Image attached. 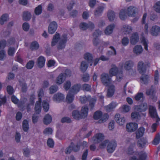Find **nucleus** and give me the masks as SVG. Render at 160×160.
Wrapping results in <instances>:
<instances>
[{
  "instance_id": "obj_1",
  "label": "nucleus",
  "mask_w": 160,
  "mask_h": 160,
  "mask_svg": "<svg viewBox=\"0 0 160 160\" xmlns=\"http://www.w3.org/2000/svg\"><path fill=\"white\" fill-rule=\"evenodd\" d=\"M136 11L137 8L132 6L128 7L127 10L122 9L119 13V18L121 20H124L127 15L134 17L135 16Z\"/></svg>"
},
{
  "instance_id": "obj_2",
  "label": "nucleus",
  "mask_w": 160,
  "mask_h": 160,
  "mask_svg": "<svg viewBox=\"0 0 160 160\" xmlns=\"http://www.w3.org/2000/svg\"><path fill=\"white\" fill-rule=\"evenodd\" d=\"M88 108L87 106L82 107L81 111V113L78 110H75L72 112V116L77 120L84 119L86 118L88 114Z\"/></svg>"
},
{
  "instance_id": "obj_3",
  "label": "nucleus",
  "mask_w": 160,
  "mask_h": 160,
  "mask_svg": "<svg viewBox=\"0 0 160 160\" xmlns=\"http://www.w3.org/2000/svg\"><path fill=\"white\" fill-rule=\"evenodd\" d=\"M80 100L82 104H85L88 102H89V106L90 110L93 109L96 102V98H92L90 95L81 96Z\"/></svg>"
},
{
  "instance_id": "obj_4",
  "label": "nucleus",
  "mask_w": 160,
  "mask_h": 160,
  "mask_svg": "<svg viewBox=\"0 0 160 160\" xmlns=\"http://www.w3.org/2000/svg\"><path fill=\"white\" fill-rule=\"evenodd\" d=\"M109 73L111 77L116 76V79L118 81H120L122 78L123 77L122 71H119L118 68L115 65H114V67L110 69Z\"/></svg>"
},
{
  "instance_id": "obj_5",
  "label": "nucleus",
  "mask_w": 160,
  "mask_h": 160,
  "mask_svg": "<svg viewBox=\"0 0 160 160\" xmlns=\"http://www.w3.org/2000/svg\"><path fill=\"white\" fill-rule=\"evenodd\" d=\"M44 94V92L43 89H39L38 92V100L36 102L34 108L35 112L37 114H39L41 112L42 109V98Z\"/></svg>"
},
{
  "instance_id": "obj_6",
  "label": "nucleus",
  "mask_w": 160,
  "mask_h": 160,
  "mask_svg": "<svg viewBox=\"0 0 160 160\" xmlns=\"http://www.w3.org/2000/svg\"><path fill=\"white\" fill-rule=\"evenodd\" d=\"M81 146V143L78 142L76 144H74L72 142L70 145L66 148L65 153L67 154L70 153L72 151L76 152L79 151Z\"/></svg>"
},
{
  "instance_id": "obj_7",
  "label": "nucleus",
  "mask_w": 160,
  "mask_h": 160,
  "mask_svg": "<svg viewBox=\"0 0 160 160\" xmlns=\"http://www.w3.org/2000/svg\"><path fill=\"white\" fill-rule=\"evenodd\" d=\"M101 79L102 82L104 86H108L111 83V78L108 73H103L102 74Z\"/></svg>"
},
{
  "instance_id": "obj_8",
  "label": "nucleus",
  "mask_w": 160,
  "mask_h": 160,
  "mask_svg": "<svg viewBox=\"0 0 160 160\" xmlns=\"http://www.w3.org/2000/svg\"><path fill=\"white\" fill-rule=\"evenodd\" d=\"M146 64H145L142 61H140L138 64V70L142 76L144 75L147 70Z\"/></svg>"
},
{
  "instance_id": "obj_9",
  "label": "nucleus",
  "mask_w": 160,
  "mask_h": 160,
  "mask_svg": "<svg viewBox=\"0 0 160 160\" xmlns=\"http://www.w3.org/2000/svg\"><path fill=\"white\" fill-rule=\"evenodd\" d=\"M67 40V35L65 34L63 35L57 46L58 49H62L65 48Z\"/></svg>"
},
{
  "instance_id": "obj_10",
  "label": "nucleus",
  "mask_w": 160,
  "mask_h": 160,
  "mask_svg": "<svg viewBox=\"0 0 160 160\" xmlns=\"http://www.w3.org/2000/svg\"><path fill=\"white\" fill-rule=\"evenodd\" d=\"M79 26L80 29L83 30H86L88 28H89L92 30L95 27L94 24L91 22H89L88 24L84 22H81Z\"/></svg>"
},
{
  "instance_id": "obj_11",
  "label": "nucleus",
  "mask_w": 160,
  "mask_h": 160,
  "mask_svg": "<svg viewBox=\"0 0 160 160\" xmlns=\"http://www.w3.org/2000/svg\"><path fill=\"white\" fill-rule=\"evenodd\" d=\"M149 113L150 116L153 118H156L160 120V118L158 116L156 108L153 106L149 105Z\"/></svg>"
},
{
  "instance_id": "obj_12",
  "label": "nucleus",
  "mask_w": 160,
  "mask_h": 160,
  "mask_svg": "<svg viewBox=\"0 0 160 160\" xmlns=\"http://www.w3.org/2000/svg\"><path fill=\"white\" fill-rule=\"evenodd\" d=\"M117 146V143L113 141L109 142L107 146V151L109 153H112L115 150Z\"/></svg>"
},
{
  "instance_id": "obj_13",
  "label": "nucleus",
  "mask_w": 160,
  "mask_h": 160,
  "mask_svg": "<svg viewBox=\"0 0 160 160\" xmlns=\"http://www.w3.org/2000/svg\"><path fill=\"white\" fill-rule=\"evenodd\" d=\"M102 31L99 29H96L93 33V36L94 38L93 40V45L97 46L99 44V40L98 37L101 35Z\"/></svg>"
},
{
  "instance_id": "obj_14",
  "label": "nucleus",
  "mask_w": 160,
  "mask_h": 160,
  "mask_svg": "<svg viewBox=\"0 0 160 160\" xmlns=\"http://www.w3.org/2000/svg\"><path fill=\"white\" fill-rule=\"evenodd\" d=\"M104 138V136L102 134L98 133L93 136L92 138V140L94 143L97 144L102 141Z\"/></svg>"
},
{
  "instance_id": "obj_15",
  "label": "nucleus",
  "mask_w": 160,
  "mask_h": 160,
  "mask_svg": "<svg viewBox=\"0 0 160 160\" xmlns=\"http://www.w3.org/2000/svg\"><path fill=\"white\" fill-rule=\"evenodd\" d=\"M138 128V124L136 123L130 122L127 124L126 128L128 132H132L135 131Z\"/></svg>"
},
{
  "instance_id": "obj_16",
  "label": "nucleus",
  "mask_w": 160,
  "mask_h": 160,
  "mask_svg": "<svg viewBox=\"0 0 160 160\" xmlns=\"http://www.w3.org/2000/svg\"><path fill=\"white\" fill-rule=\"evenodd\" d=\"M57 24L55 22H51L48 28V33L51 34L54 33L57 29Z\"/></svg>"
},
{
  "instance_id": "obj_17",
  "label": "nucleus",
  "mask_w": 160,
  "mask_h": 160,
  "mask_svg": "<svg viewBox=\"0 0 160 160\" xmlns=\"http://www.w3.org/2000/svg\"><path fill=\"white\" fill-rule=\"evenodd\" d=\"M115 120L120 125H124L126 121L125 118L124 117H121L120 114L119 113H117L115 115Z\"/></svg>"
},
{
  "instance_id": "obj_18",
  "label": "nucleus",
  "mask_w": 160,
  "mask_h": 160,
  "mask_svg": "<svg viewBox=\"0 0 160 160\" xmlns=\"http://www.w3.org/2000/svg\"><path fill=\"white\" fill-rule=\"evenodd\" d=\"M151 34L153 36H157L160 32V27L156 25L152 26L151 29Z\"/></svg>"
},
{
  "instance_id": "obj_19",
  "label": "nucleus",
  "mask_w": 160,
  "mask_h": 160,
  "mask_svg": "<svg viewBox=\"0 0 160 160\" xmlns=\"http://www.w3.org/2000/svg\"><path fill=\"white\" fill-rule=\"evenodd\" d=\"M139 36L137 32H135L132 34L130 37V42L131 44L135 45L138 41Z\"/></svg>"
},
{
  "instance_id": "obj_20",
  "label": "nucleus",
  "mask_w": 160,
  "mask_h": 160,
  "mask_svg": "<svg viewBox=\"0 0 160 160\" xmlns=\"http://www.w3.org/2000/svg\"><path fill=\"white\" fill-rule=\"evenodd\" d=\"M64 98L63 94L61 93H58L54 95L53 99L54 101L59 102L62 101Z\"/></svg>"
},
{
  "instance_id": "obj_21",
  "label": "nucleus",
  "mask_w": 160,
  "mask_h": 160,
  "mask_svg": "<svg viewBox=\"0 0 160 160\" xmlns=\"http://www.w3.org/2000/svg\"><path fill=\"white\" fill-rule=\"evenodd\" d=\"M45 58L44 57H39L37 59V65L38 67L40 68H42L45 65Z\"/></svg>"
},
{
  "instance_id": "obj_22",
  "label": "nucleus",
  "mask_w": 160,
  "mask_h": 160,
  "mask_svg": "<svg viewBox=\"0 0 160 160\" xmlns=\"http://www.w3.org/2000/svg\"><path fill=\"white\" fill-rule=\"evenodd\" d=\"M145 131V129L143 127H140L136 132V138L138 139L142 137Z\"/></svg>"
},
{
  "instance_id": "obj_23",
  "label": "nucleus",
  "mask_w": 160,
  "mask_h": 160,
  "mask_svg": "<svg viewBox=\"0 0 160 160\" xmlns=\"http://www.w3.org/2000/svg\"><path fill=\"white\" fill-rule=\"evenodd\" d=\"M65 77L62 73H60L56 79V82L58 85L62 84L64 81Z\"/></svg>"
},
{
  "instance_id": "obj_24",
  "label": "nucleus",
  "mask_w": 160,
  "mask_h": 160,
  "mask_svg": "<svg viewBox=\"0 0 160 160\" xmlns=\"http://www.w3.org/2000/svg\"><path fill=\"white\" fill-rule=\"evenodd\" d=\"M81 88V85L80 84H77L72 87L69 91L73 93H76L80 90Z\"/></svg>"
},
{
  "instance_id": "obj_25",
  "label": "nucleus",
  "mask_w": 160,
  "mask_h": 160,
  "mask_svg": "<svg viewBox=\"0 0 160 160\" xmlns=\"http://www.w3.org/2000/svg\"><path fill=\"white\" fill-rule=\"evenodd\" d=\"M84 58L86 60H88L89 62L90 63V65L92 66V65L93 62V57L91 54L88 52L85 53L84 55Z\"/></svg>"
},
{
  "instance_id": "obj_26",
  "label": "nucleus",
  "mask_w": 160,
  "mask_h": 160,
  "mask_svg": "<svg viewBox=\"0 0 160 160\" xmlns=\"http://www.w3.org/2000/svg\"><path fill=\"white\" fill-rule=\"evenodd\" d=\"M9 15L7 13H4L2 15L0 18V24L3 25L5 22L9 19Z\"/></svg>"
},
{
  "instance_id": "obj_27",
  "label": "nucleus",
  "mask_w": 160,
  "mask_h": 160,
  "mask_svg": "<svg viewBox=\"0 0 160 160\" xmlns=\"http://www.w3.org/2000/svg\"><path fill=\"white\" fill-rule=\"evenodd\" d=\"M134 65L133 62L131 60L125 62L124 65L125 69L127 71L131 70Z\"/></svg>"
},
{
  "instance_id": "obj_28",
  "label": "nucleus",
  "mask_w": 160,
  "mask_h": 160,
  "mask_svg": "<svg viewBox=\"0 0 160 160\" xmlns=\"http://www.w3.org/2000/svg\"><path fill=\"white\" fill-rule=\"evenodd\" d=\"M115 91V87L113 85L110 86L108 90L107 96L108 97H112L114 94Z\"/></svg>"
},
{
  "instance_id": "obj_29",
  "label": "nucleus",
  "mask_w": 160,
  "mask_h": 160,
  "mask_svg": "<svg viewBox=\"0 0 160 160\" xmlns=\"http://www.w3.org/2000/svg\"><path fill=\"white\" fill-rule=\"evenodd\" d=\"M115 25L114 24H110L108 26L105 30V33L106 35H110L111 34L115 28Z\"/></svg>"
},
{
  "instance_id": "obj_30",
  "label": "nucleus",
  "mask_w": 160,
  "mask_h": 160,
  "mask_svg": "<svg viewBox=\"0 0 160 160\" xmlns=\"http://www.w3.org/2000/svg\"><path fill=\"white\" fill-rule=\"evenodd\" d=\"M52 118L51 116L49 114L45 115L43 118V122L45 125H48L52 122Z\"/></svg>"
},
{
  "instance_id": "obj_31",
  "label": "nucleus",
  "mask_w": 160,
  "mask_h": 160,
  "mask_svg": "<svg viewBox=\"0 0 160 160\" xmlns=\"http://www.w3.org/2000/svg\"><path fill=\"white\" fill-rule=\"evenodd\" d=\"M143 51V48L141 45H137L133 48V51L134 53L139 55L141 54Z\"/></svg>"
},
{
  "instance_id": "obj_32",
  "label": "nucleus",
  "mask_w": 160,
  "mask_h": 160,
  "mask_svg": "<svg viewBox=\"0 0 160 160\" xmlns=\"http://www.w3.org/2000/svg\"><path fill=\"white\" fill-rule=\"evenodd\" d=\"M88 63L84 61L82 62L80 65L81 71L82 72H85L88 69Z\"/></svg>"
},
{
  "instance_id": "obj_33",
  "label": "nucleus",
  "mask_w": 160,
  "mask_h": 160,
  "mask_svg": "<svg viewBox=\"0 0 160 160\" xmlns=\"http://www.w3.org/2000/svg\"><path fill=\"white\" fill-rule=\"evenodd\" d=\"M107 16L110 21H113L115 18V13L112 10H109L107 13Z\"/></svg>"
},
{
  "instance_id": "obj_34",
  "label": "nucleus",
  "mask_w": 160,
  "mask_h": 160,
  "mask_svg": "<svg viewBox=\"0 0 160 160\" xmlns=\"http://www.w3.org/2000/svg\"><path fill=\"white\" fill-rule=\"evenodd\" d=\"M60 38V35L59 33L56 34L53 36L51 42L52 46H54L58 42Z\"/></svg>"
},
{
  "instance_id": "obj_35",
  "label": "nucleus",
  "mask_w": 160,
  "mask_h": 160,
  "mask_svg": "<svg viewBox=\"0 0 160 160\" xmlns=\"http://www.w3.org/2000/svg\"><path fill=\"white\" fill-rule=\"evenodd\" d=\"M39 45L38 42L36 41L32 42L30 44V48L33 51L38 50L39 48Z\"/></svg>"
},
{
  "instance_id": "obj_36",
  "label": "nucleus",
  "mask_w": 160,
  "mask_h": 160,
  "mask_svg": "<svg viewBox=\"0 0 160 160\" xmlns=\"http://www.w3.org/2000/svg\"><path fill=\"white\" fill-rule=\"evenodd\" d=\"M31 14L28 11H24L23 12L22 18L24 21H28L31 18Z\"/></svg>"
},
{
  "instance_id": "obj_37",
  "label": "nucleus",
  "mask_w": 160,
  "mask_h": 160,
  "mask_svg": "<svg viewBox=\"0 0 160 160\" xmlns=\"http://www.w3.org/2000/svg\"><path fill=\"white\" fill-rule=\"evenodd\" d=\"M104 8L102 6L98 7L95 10L94 14L95 16H99L101 15L103 12Z\"/></svg>"
},
{
  "instance_id": "obj_38",
  "label": "nucleus",
  "mask_w": 160,
  "mask_h": 160,
  "mask_svg": "<svg viewBox=\"0 0 160 160\" xmlns=\"http://www.w3.org/2000/svg\"><path fill=\"white\" fill-rule=\"evenodd\" d=\"M147 142V141L146 139L141 138L138 140L137 142V145L139 147H143Z\"/></svg>"
},
{
  "instance_id": "obj_39",
  "label": "nucleus",
  "mask_w": 160,
  "mask_h": 160,
  "mask_svg": "<svg viewBox=\"0 0 160 160\" xmlns=\"http://www.w3.org/2000/svg\"><path fill=\"white\" fill-rule=\"evenodd\" d=\"M81 89L84 91H90L91 90V86L88 84H84L81 86Z\"/></svg>"
},
{
  "instance_id": "obj_40",
  "label": "nucleus",
  "mask_w": 160,
  "mask_h": 160,
  "mask_svg": "<svg viewBox=\"0 0 160 160\" xmlns=\"http://www.w3.org/2000/svg\"><path fill=\"white\" fill-rule=\"evenodd\" d=\"M109 115L107 113H104L102 115V117L100 119L98 120V122L99 123H102L106 122L108 118Z\"/></svg>"
},
{
  "instance_id": "obj_41",
  "label": "nucleus",
  "mask_w": 160,
  "mask_h": 160,
  "mask_svg": "<svg viewBox=\"0 0 160 160\" xmlns=\"http://www.w3.org/2000/svg\"><path fill=\"white\" fill-rule=\"evenodd\" d=\"M160 142V134L158 133L156 135L153 140L152 141V144L155 145H157Z\"/></svg>"
},
{
  "instance_id": "obj_42",
  "label": "nucleus",
  "mask_w": 160,
  "mask_h": 160,
  "mask_svg": "<svg viewBox=\"0 0 160 160\" xmlns=\"http://www.w3.org/2000/svg\"><path fill=\"white\" fill-rule=\"evenodd\" d=\"M116 106V104L114 102H111L110 104L106 107V110L108 112H110Z\"/></svg>"
},
{
  "instance_id": "obj_43",
  "label": "nucleus",
  "mask_w": 160,
  "mask_h": 160,
  "mask_svg": "<svg viewBox=\"0 0 160 160\" xmlns=\"http://www.w3.org/2000/svg\"><path fill=\"white\" fill-rule=\"evenodd\" d=\"M22 128L25 132H27L29 129V124L28 121L26 120H24L22 122Z\"/></svg>"
},
{
  "instance_id": "obj_44",
  "label": "nucleus",
  "mask_w": 160,
  "mask_h": 160,
  "mask_svg": "<svg viewBox=\"0 0 160 160\" xmlns=\"http://www.w3.org/2000/svg\"><path fill=\"white\" fill-rule=\"evenodd\" d=\"M102 115V112L100 111L95 112L93 114V118L95 120H99Z\"/></svg>"
},
{
  "instance_id": "obj_45",
  "label": "nucleus",
  "mask_w": 160,
  "mask_h": 160,
  "mask_svg": "<svg viewBox=\"0 0 160 160\" xmlns=\"http://www.w3.org/2000/svg\"><path fill=\"white\" fill-rule=\"evenodd\" d=\"M71 92H69L66 97V100L68 103L72 102L74 100V96L73 94L71 93Z\"/></svg>"
},
{
  "instance_id": "obj_46",
  "label": "nucleus",
  "mask_w": 160,
  "mask_h": 160,
  "mask_svg": "<svg viewBox=\"0 0 160 160\" xmlns=\"http://www.w3.org/2000/svg\"><path fill=\"white\" fill-rule=\"evenodd\" d=\"M139 110L140 112H145L148 109L147 104L146 102L143 103L139 106Z\"/></svg>"
},
{
  "instance_id": "obj_47",
  "label": "nucleus",
  "mask_w": 160,
  "mask_h": 160,
  "mask_svg": "<svg viewBox=\"0 0 160 160\" xmlns=\"http://www.w3.org/2000/svg\"><path fill=\"white\" fill-rule=\"evenodd\" d=\"M124 31L125 32V34H129L132 31V27L128 25H124L123 26Z\"/></svg>"
},
{
  "instance_id": "obj_48",
  "label": "nucleus",
  "mask_w": 160,
  "mask_h": 160,
  "mask_svg": "<svg viewBox=\"0 0 160 160\" xmlns=\"http://www.w3.org/2000/svg\"><path fill=\"white\" fill-rule=\"evenodd\" d=\"M42 106L43 110L45 112H47L48 111L49 108V105L48 103L46 101H43Z\"/></svg>"
},
{
  "instance_id": "obj_49",
  "label": "nucleus",
  "mask_w": 160,
  "mask_h": 160,
  "mask_svg": "<svg viewBox=\"0 0 160 160\" xmlns=\"http://www.w3.org/2000/svg\"><path fill=\"white\" fill-rule=\"evenodd\" d=\"M141 42L142 43L143 45L144 46V48L146 51L148 50V42L147 41L145 37L144 36H143L141 38Z\"/></svg>"
},
{
  "instance_id": "obj_50",
  "label": "nucleus",
  "mask_w": 160,
  "mask_h": 160,
  "mask_svg": "<svg viewBox=\"0 0 160 160\" xmlns=\"http://www.w3.org/2000/svg\"><path fill=\"white\" fill-rule=\"evenodd\" d=\"M140 79L144 84H147L149 80V76L148 75H145L144 76L141 77Z\"/></svg>"
},
{
  "instance_id": "obj_51",
  "label": "nucleus",
  "mask_w": 160,
  "mask_h": 160,
  "mask_svg": "<svg viewBox=\"0 0 160 160\" xmlns=\"http://www.w3.org/2000/svg\"><path fill=\"white\" fill-rule=\"evenodd\" d=\"M58 89V87L56 85H52L49 88V93L52 94L56 92Z\"/></svg>"
},
{
  "instance_id": "obj_52",
  "label": "nucleus",
  "mask_w": 160,
  "mask_h": 160,
  "mask_svg": "<svg viewBox=\"0 0 160 160\" xmlns=\"http://www.w3.org/2000/svg\"><path fill=\"white\" fill-rule=\"evenodd\" d=\"M131 116L132 120H137L140 117L139 112H132Z\"/></svg>"
},
{
  "instance_id": "obj_53",
  "label": "nucleus",
  "mask_w": 160,
  "mask_h": 160,
  "mask_svg": "<svg viewBox=\"0 0 160 160\" xmlns=\"http://www.w3.org/2000/svg\"><path fill=\"white\" fill-rule=\"evenodd\" d=\"M144 97L142 92H138L135 96L134 99L136 101H139L141 99H144Z\"/></svg>"
},
{
  "instance_id": "obj_54",
  "label": "nucleus",
  "mask_w": 160,
  "mask_h": 160,
  "mask_svg": "<svg viewBox=\"0 0 160 160\" xmlns=\"http://www.w3.org/2000/svg\"><path fill=\"white\" fill-rule=\"evenodd\" d=\"M34 62L33 60H31L29 61L27 63L26 67L27 69H31L33 67Z\"/></svg>"
},
{
  "instance_id": "obj_55",
  "label": "nucleus",
  "mask_w": 160,
  "mask_h": 160,
  "mask_svg": "<svg viewBox=\"0 0 160 160\" xmlns=\"http://www.w3.org/2000/svg\"><path fill=\"white\" fill-rule=\"evenodd\" d=\"M42 12V6L41 5H38L36 7L34 10V12L36 15H39Z\"/></svg>"
},
{
  "instance_id": "obj_56",
  "label": "nucleus",
  "mask_w": 160,
  "mask_h": 160,
  "mask_svg": "<svg viewBox=\"0 0 160 160\" xmlns=\"http://www.w3.org/2000/svg\"><path fill=\"white\" fill-rule=\"evenodd\" d=\"M159 72L158 70H156L155 71L154 76V82L155 84H158L159 80Z\"/></svg>"
},
{
  "instance_id": "obj_57",
  "label": "nucleus",
  "mask_w": 160,
  "mask_h": 160,
  "mask_svg": "<svg viewBox=\"0 0 160 160\" xmlns=\"http://www.w3.org/2000/svg\"><path fill=\"white\" fill-rule=\"evenodd\" d=\"M71 86V82L69 80H68L64 84L63 87L66 91H68L70 88Z\"/></svg>"
},
{
  "instance_id": "obj_58",
  "label": "nucleus",
  "mask_w": 160,
  "mask_h": 160,
  "mask_svg": "<svg viewBox=\"0 0 160 160\" xmlns=\"http://www.w3.org/2000/svg\"><path fill=\"white\" fill-rule=\"evenodd\" d=\"M7 90L8 94L12 95L14 92L13 87L10 85H8L7 87Z\"/></svg>"
},
{
  "instance_id": "obj_59",
  "label": "nucleus",
  "mask_w": 160,
  "mask_h": 160,
  "mask_svg": "<svg viewBox=\"0 0 160 160\" xmlns=\"http://www.w3.org/2000/svg\"><path fill=\"white\" fill-rule=\"evenodd\" d=\"M82 80L85 82H88L90 79V76L88 73L84 74L82 76Z\"/></svg>"
},
{
  "instance_id": "obj_60",
  "label": "nucleus",
  "mask_w": 160,
  "mask_h": 160,
  "mask_svg": "<svg viewBox=\"0 0 160 160\" xmlns=\"http://www.w3.org/2000/svg\"><path fill=\"white\" fill-rule=\"evenodd\" d=\"M15 52V50L14 47H9L8 51V54L9 56H13Z\"/></svg>"
},
{
  "instance_id": "obj_61",
  "label": "nucleus",
  "mask_w": 160,
  "mask_h": 160,
  "mask_svg": "<svg viewBox=\"0 0 160 160\" xmlns=\"http://www.w3.org/2000/svg\"><path fill=\"white\" fill-rule=\"evenodd\" d=\"M147 155L145 152H141L139 156V160H146Z\"/></svg>"
},
{
  "instance_id": "obj_62",
  "label": "nucleus",
  "mask_w": 160,
  "mask_h": 160,
  "mask_svg": "<svg viewBox=\"0 0 160 160\" xmlns=\"http://www.w3.org/2000/svg\"><path fill=\"white\" fill-rule=\"evenodd\" d=\"M48 146L51 148H52L54 146V142L53 140L51 138H49L47 141Z\"/></svg>"
},
{
  "instance_id": "obj_63",
  "label": "nucleus",
  "mask_w": 160,
  "mask_h": 160,
  "mask_svg": "<svg viewBox=\"0 0 160 160\" xmlns=\"http://www.w3.org/2000/svg\"><path fill=\"white\" fill-rule=\"evenodd\" d=\"M43 132L44 134H52V130L50 128H47L44 129Z\"/></svg>"
},
{
  "instance_id": "obj_64",
  "label": "nucleus",
  "mask_w": 160,
  "mask_h": 160,
  "mask_svg": "<svg viewBox=\"0 0 160 160\" xmlns=\"http://www.w3.org/2000/svg\"><path fill=\"white\" fill-rule=\"evenodd\" d=\"M154 8L157 12L160 13V1L157 2L155 3Z\"/></svg>"
}]
</instances>
